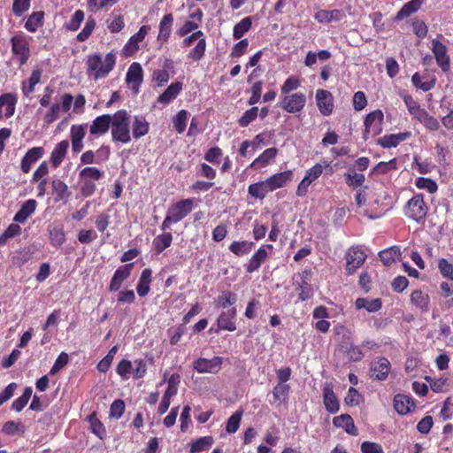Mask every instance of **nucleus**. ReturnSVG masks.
<instances>
[{"mask_svg": "<svg viewBox=\"0 0 453 453\" xmlns=\"http://www.w3.org/2000/svg\"><path fill=\"white\" fill-rule=\"evenodd\" d=\"M333 424L336 427H342L350 435H357L358 432L353 418L349 414H342L333 418Z\"/></svg>", "mask_w": 453, "mask_h": 453, "instance_id": "obj_23", "label": "nucleus"}, {"mask_svg": "<svg viewBox=\"0 0 453 453\" xmlns=\"http://www.w3.org/2000/svg\"><path fill=\"white\" fill-rule=\"evenodd\" d=\"M142 81L143 72L141 65L136 62L132 63L126 74V82L134 94H138Z\"/></svg>", "mask_w": 453, "mask_h": 453, "instance_id": "obj_10", "label": "nucleus"}, {"mask_svg": "<svg viewBox=\"0 0 453 453\" xmlns=\"http://www.w3.org/2000/svg\"><path fill=\"white\" fill-rule=\"evenodd\" d=\"M422 2L421 0H411L403 4L401 10L397 12L395 19L397 20H402L412 13L416 12L421 7Z\"/></svg>", "mask_w": 453, "mask_h": 453, "instance_id": "obj_40", "label": "nucleus"}, {"mask_svg": "<svg viewBox=\"0 0 453 453\" xmlns=\"http://www.w3.org/2000/svg\"><path fill=\"white\" fill-rule=\"evenodd\" d=\"M236 314L235 307H232L227 311H222L217 319L218 330L234 331L236 329Z\"/></svg>", "mask_w": 453, "mask_h": 453, "instance_id": "obj_15", "label": "nucleus"}, {"mask_svg": "<svg viewBox=\"0 0 453 453\" xmlns=\"http://www.w3.org/2000/svg\"><path fill=\"white\" fill-rule=\"evenodd\" d=\"M2 430L7 435H16L23 434L25 427L20 422L7 421L4 424Z\"/></svg>", "mask_w": 453, "mask_h": 453, "instance_id": "obj_62", "label": "nucleus"}, {"mask_svg": "<svg viewBox=\"0 0 453 453\" xmlns=\"http://www.w3.org/2000/svg\"><path fill=\"white\" fill-rule=\"evenodd\" d=\"M214 442L211 436H204L193 441L190 447V453H198L208 449Z\"/></svg>", "mask_w": 453, "mask_h": 453, "instance_id": "obj_55", "label": "nucleus"}, {"mask_svg": "<svg viewBox=\"0 0 453 453\" xmlns=\"http://www.w3.org/2000/svg\"><path fill=\"white\" fill-rule=\"evenodd\" d=\"M334 333L340 339V346L342 349L353 343V334L349 328L342 325H337L334 326Z\"/></svg>", "mask_w": 453, "mask_h": 453, "instance_id": "obj_37", "label": "nucleus"}, {"mask_svg": "<svg viewBox=\"0 0 453 453\" xmlns=\"http://www.w3.org/2000/svg\"><path fill=\"white\" fill-rule=\"evenodd\" d=\"M301 86V81L294 76H289L280 87L282 96L288 95L290 92L297 89Z\"/></svg>", "mask_w": 453, "mask_h": 453, "instance_id": "obj_60", "label": "nucleus"}, {"mask_svg": "<svg viewBox=\"0 0 453 453\" xmlns=\"http://www.w3.org/2000/svg\"><path fill=\"white\" fill-rule=\"evenodd\" d=\"M315 97L319 112L323 116L331 115L334 110V96L332 93L320 88L316 91Z\"/></svg>", "mask_w": 453, "mask_h": 453, "instance_id": "obj_11", "label": "nucleus"}, {"mask_svg": "<svg viewBox=\"0 0 453 453\" xmlns=\"http://www.w3.org/2000/svg\"><path fill=\"white\" fill-rule=\"evenodd\" d=\"M173 242L171 233H164L156 236L152 242V246L157 253L163 252L166 248L170 247Z\"/></svg>", "mask_w": 453, "mask_h": 453, "instance_id": "obj_41", "label": "nucleus"}, {"mask_svg": "<svg viewBox=\"0 0 453 453\" xmlns=\"http://www.w3.org/2000/svg\"><path fill=\"white\" fill-rule=\"evenodd\" d=\"M390 362L384 357L375 358L371 363V377L379 380H384L390 371Z\"/></svg>", "mask_w": 453, "mask_h": 453, "instance_id": "obj_14", "label": "nucleus"}, {"mask_svg": "<svg viewBox=\"0 0 453 453\" xmlns=\"http://www.w3.org/2000/svg\"><path fill=\"white\" fill-rule=\"evenodd\" d=\"M223 363L221 357H214L211 359L199 357L193 363V368L199 373H217Z\"/></svg>", "mask_w": 453, "mask_h": 453, "instance_id": "obj_8", "label": "nucleus"}, {"mask_svg": "<svg viewBox=\"0 0 453 453\" xmlns=\"http://www.w3.org/2000/svg\"><path fill=\"white\" fill-rule=\"evenodd\" d=\"M289 388L288 384L278 383L273 390V402L279 405L285 403L288 398Z\"/></svg>", "mask_w": 453, "mask_h": 453, "instance_id": "obj_44", "label": "nucleus"}, {"mask_svg": "<svg viewBox=\"0 0 453 453\" xmlns=\"http://www.w3.org/2000/svg\"><path fill=\"white\" fill-rule=\"evenodd\" d=\"M323 398L325 408L329 413L334 414L339 411V401L334 390L328 385L323 388Z\"/></svg>", "mask_w": 453, "mask_h": 453, "instance_id": "obj_26", "label": "nucleus"}, {"mask_svg": "<svg viewBox=\"0 0 453 453\" xmlns=\"http://www.w3.org/2000/svg\"><path fill=\"white\" fill-rule=\"evenodd\" d=\"M414 407L412 399L408 395L398 394L394 398V408L400 415L409 413Z\"/></svg>", "mask_w": 453, "mask_h": 453, "instance_id": "obj_27", "label": "nucleus"}, {"mask_svg": "<svg viewBox=\"0 0 453 453\" xmlns=\"http://www.w3.org/2000/svg\"><path fill=\"white\" fill-rule=\"evenodd\" d=\"M42 75L41 69H35L30 77L22 82L21 89L25 96H29L35 91V86L41 81Z\"/></svg>", "mask_w": 453, "mask_h": 453, "instance_id": "obj_32", "label": "nucleus"}, {"mask_svg": "<svg viewBox=\"0 0 453 453\" xmlns=\"http://www.w3.org/2000/svg\"><path fill=\"white\" fill-rule=\"evenodd\" d=\"M68 148L69 142L67 140L61 141L54 147L50 155V162L55 168L58 167L62 163Z\"/></svg>", "mask_w": 453, "mask_h": 453, "instance_id": "obj_30", "label": "nucleus"}, {"mask_svg": "<svg viewBox=\"0 0 453 453\" xmlns=\"http://www.w3.org/2000/svg\"><path fill=\"white\" fill-rule=\"evenodd\" d=\"M80 179L81 180V194L85 196H91L96 189V181L104 176V172L96 167L87 166L80 172Z\"/></svg>", "mask_w": 453, "mask_h": 453, "instance_id": "obj_3", "label": "nucleus"}, {"mask_svg": "<svg viewBox=\"0 0 453 453\" xmlns=\"http://www.w3.org/2000/svg\"><path fill=\"white\" fill-rule=\"evenodd\" d=\"M427 211L428 207L421 194L414 196L404 206V214L417 223H423L425 221Z\"/></svg>", "mask_w": 453, "mask_h": 453, "instance_id": "obj_4", "label": "nucleus"}, {"mask_svg": "<svg viewBox=\"0 0 453 453\" xmlns=\"http://www.w3.org/2000/svg\"><path fill=\"white\" fill-rule=\"evenodd\" d=\"M401 97L403 98L409 113L413 118L417 119L421 112L425 111V109L420 107L419 104L412 97V96L403 93L401 94Z\"/></svg>", "mask_w": 453, "mask_h": 453, "instance_id": "obj_39", "label": "nucleus"}, {"mask_svg": "<svg viewBox=\"0 0 453 453\" xmlns=\"http://www.w3.org/2000/svg\"><path fill=\"white\" fill-rule=\"evenodd\" d=\"M43 17V12H33L26 21L25 28L31 33L36 32L37 29L42 25Z\"/></svg>", "mask_w": 453, "mask_h": 453, "instance_id": "obj_47", "label": "nucleus"}, {"mask_svg": "<svg viewBox=\"0 0 453 453\" xmlns=\"http://www.w3.org/2000/svg\"><path fill=\"white\" fill-rule=\"evenodd\" d=\"M366 258V255L363 250L358 247H351L346 254L347 265L346 270L349 274L355 273L356 269L360 267Z\"/></svg>", "mask_w": 453, "mask_h": 453, "instance_id": "obj_12", "label": "nucleus"}, {"mask_svg": "<svg viewBox=\"0 0 453 453\" xmlns=\"http://www.w3.org/2000/svg\"><path fill=\"white\" fill-rule=\"evenodd\" d=\"M237 302V295L231 291H223L220 296L215 299L216 306L226 309L233 306Z\"/></svg>", "mask_w": 453, "mask_h": 453, "instance_id": "obj_46", "label": "nucleus"}, {"mask_svg": "<svg viewBox=\"0 0 453 453\" xmlns=\"http://www.w3.org/2000/svg\"><path fill=\"white\" fill-rule=\"evenodd\" d=\"M411 136V132L410 131H405L398 134H386L379 139L378 144H380L382 148L385 149L395 148L402 142L406 141Z\"/></svg>", "mask_w": 453, "mask_h": 453, "instance_id": "obj_20", "label": "nucleus"}, {"mask_svg": "<svg viewBox=\"0 0 453 453\" xmlns=\"http://www.w3.org/2000/svg\"><path fill=\"white\" fill-rule=\"evenodd\" d=\"M33 394V389L31 387H27L24 389L23 394L13 401L12 404V409L17 412L21 411L24 407L27 404L29 399L31 398Z\"/></svg>", "mask_w": 453, "mask_h": 453, "instance_id": "obj_54", "label": "nucleus"}, {"mask_svg": "<svg viewBox=\"0 0 453 453\" xmlns=\"http://www.w3.org/2000/svg\"><path fill=\"white\" fill-rule=\"evenodd\" d=\"M44 154L42 147H34L27 150L23 158L21 159L20 168L24 173H29L31 166L38 161Z\"/></svg>", "mask_w": 453, "mask_h": 453, "instance_id": "obj_22", "label": "nucleus"}, {"mask_svg": "<svg viewBox=\"0 0 453 453\" xmlns=\"http://www.w3.org/2000/svg\"><path fill=\"white\" fill-rule=\"evenodd\" d=\"M12 51L19 59L20 65L27 63L30 57L29 44L27 37L22 35H17L12 37Z\"/></svg>", "mask_w": 453, "mask_h": 453, "instance_id": "obj_7", "label": "nucleus"}, {"mask_svg": "<svg viewBox=\"0 0 453 453\" xmlns=\"http://www.w3.org/2000/svg\"><path fill=\"white\" fill-rule=\"evenodd\" d=\"M411 302L422 312H426L429 310L430 296L420 289L412 291Z\"/></svg>", "mask_w": 453, "mask_h": 453, "instance_id": "obj_31", "label": "nucleus"}, {"mask_svg": "<svg viewBox=\"0 0 453 453\" xmlns=\"http://www.w3.org/2000/svg\"><path fill=\"white\" fill-rule=\"evenodd\" d=\"M173 24V17L171 13L165 14L159 22V33L157 41L165 43L169 39Z\"/></svg>", "mask_w": 453, "mask_h": 453, "instance_id": "obj_29", "label": "nucleus"}, {"mask_svg": "<svg viewBox=\"0 0 453 453\" xmlns=\"http://www.w3.org/2000/svg\"><path fill=\"white\" fill-rule=\"evenodd\" d=\"M379 257L385 265H390L396 259L400 258L401 250L398 247L394 246L380 251Z\"/></svg>", "mask_w": 453, "mask_h": 453, "instance_id": "obj_43", "label": "nucleus"}, {"mask_svg": "<svg viewBox=\"0 0 453 453\" xmlns=\"http://www.w3.org/2000/svg\"><path fill=\"white\" fill-rule=\"evenodd\" d=\"M416 119L423 124L426 128L430 131H437L441 127L439 120L434 116L430 115L426 110L421 112V114Z\"/></svg>", "mask_w": 453, "mask_h": 453, "instance_id": "obj_48", "label": "nucleus"}, {"mask_svg": "<svg viewBox=\"0 0 453 453\" xmlns=\"http://www.w3.org/2000/svg\"><path fill=\"white\" fill-rule=\"evenodd\" d=\"M267 249H273V245L261 246L250 257L249 262L245 265V270L251 273L259 269L261 265L265 261L268 257Z\"/></svg>", "mask_w": 453, "mask_h": 453, "instance_id": "obj_19", "label": "nucleus"}, {"mask_svg": "<svg viewBox=\"0 0 453 453\" xmlns=\"http://www.w3.org/2000/svg\"><path fill=\"white\" fill-rule=\"evenodd\" d=\"M36 206L37 202L35 199H28L17 211L13 218V221L18 223H25L27 219L35 211Z\"/></svg>", "mask_w": 453, "mask_h": 453, "instance_id": "obj_24", "label": "nucleus"}, {"mask_svg": "<svg viewBox=\"0 0 453 453\" xmlns=\"http://www.w3.org/2000/svg\"><path fill=\"white\" fill-rule=\"evenodd\" d=\"M251 25L252 21L250 17L243 18L234 27L233 37L235 40L241 39L251 28Z\"/></svg>", "mask_w": 453, "mask_h": 453, "instance_id": "obj_51", "label": "nucleus"}, {"mask_svg": "<svg viewBox=\"0 0 453 453\" xmlns=\"http://www.w3.org/2000/svg\"><path fill=\"white\" fill-rule=\"evenodd\" d=\"M269 192H273L267 180L250 184L248 188V193L257 199H264Z\"/></svg>", "mask_w": 453, "mask_h": 453, "instance_id": "obj_35", "label": "nucleus"}, {"mask_svg": "<svg viewBox=\"0 0 453 453\" xmlns=\"http://www.w3.org/2000/svg\"><path fill=\"white\" fill-rule=\"evenodd\" d=\"M383 112L380 110H376L370 112L365 119V127L367 131L372 127H380L383 120Z\"/></svg>", "mask_w": 453, "mask_h": 453, "instance_id": "obj_57", "label": "nucleus"}, {"mask_svg": "<svg viewBox=\"0 0 453 453\" xmlns=\"http://www.w3.org/2000/svg\"><path fill=\"white\" fill-rule=\"evenodd\" d=\"M415 185L418 188L426 189L430 194L435 193L438 189L437 183L429 178L418 177L415 180Z\"/></svg>", "mask_w": 453, "mask_h": 453, "instance_id": "obj_59", "label": "nucleus"}, {"mask_svg": "<svg viewBox=\"0 0 453 453\" xmlns=\"http://www.w3.org/2000/svg\"><path fill=\"white\" fill-rule=\"evenodd\" d=\"M117 351H118L117 346H113L108 351L107 355L97 365V369L99 372H105L109 370Z\"/></svg>", "mask_w": 453, "mask_h": 453, "instance_id": "obj_63", "label": "nucleus"}, {"mask_svg": "<svg viewBox=\"0 0 453 453\" xmlns=\"http://www.w3.org/2000/svg\"><path fill=\"white\" fill-rule=\"evenodd\" d=\"M242 417V411L239 410L233 413L227 419L226 424V431L228 434H234L240 426Z\"/></svg>", "mask_w": 453, "mask_h": 453, "instance_id": "obj_58", "label": "nucleus"}, {"mask_svg": "<svg viewBox=\"0 0 453 453\" xmlns=\"http://www.w3.org/2000/svg\"><path fill=\"white\" fill-rule=\"evenodd\" d=\"M346 184L351 188H357L363 185L365 174L357 173L355 169L349 168L344 174Z\"/></svg>", "mask_w": 453, "mask_h": 453, "instance_id": "obj_49", "label": "nucleus"}, {"mask_svg": "<svg viewBox=\"0 0 453 453\" xmlns=\"http://www.w3.org/2000/svg\"><path fill=\"white\" fill-rule=\"evenodd\" d=\"M345 17V12L341 9H334L331 11L321 9L314 15V19L319 23L337 22L342 20Z\"/></svg>", "mask_w": 453, "mask_h": 453, "instance_id": "obj_21", "label": "nucleus"}, {"mask_svg": "<svg viewBox=\"0 0 453 453\" xmlns=\"http://www.w3.org/2000/svg\"><path fill=\"white\" fill-rule=\"evenodd\" d=\"M18 102L16 95L5 93L0 96V120L4 118L9 119L15 113V106Z\"/></svg>", "mask_w": 453, "mask_h": 453, "instance_id": "obj_16", "label": "nucleus"}, {"mask_svg": "<svg viewBox=\"0 0 453 453\" xmlns=\"http://www.w3.org/2000/svg\"><path fill=\"white\" fill-rule=\"evenodd\" d=\"M49 234L50 243L54 247H60L65 241V234L62 228L53 227Z\"/></svg>", "mask_w": 453, "mask_h": 453, "instance_id": "obj_64", "label": "nucleus"}, {"mask_svg": "<svg viewBox=\"0 0 453 453\" xmlns=\"http://www.w3.org/2000/svg\"><path fill=\"white\" fill-rule=\"evenodd\" d=\"M73 96L71 94H64L61 103L53 104L44 115V122L50 125L56 121L61 111L67 112L72 106Z\"/></svg>", "mask_w": 453, "mask_h": 453, "instance_id": "obj_6", "label": "nucleus"}, {"mask_svg": "<svg viewBox=\"0 0 453 453\" xmlns=\"http://www.w3.org/2000/svg\"><path fill=\"white\" fill-rule=\"evenodd\" d=\"M431 43V50L434 55L437 65L443 72H447L449 69V57L447 53V47L438 39H433Z\"/></svg>", "mask_w": 453, "mask_h": 453, "instance_id": "obj_13", "label": "nucleus"}, {"mask_svg": "<svg viewBox=\"0 0 453 453\" xmlns=\"http://www.w3.org/2000/svg\"><path fill=\"white\" fill-rule=\"evenodd\" d=\"M52 189L58 201H65L71 195L68 186L58 179L52 181Z\"/></svg>", "mask_w": 453, "mask_h": 453, "instance_id": "obj_45", "label": "nucleus"}, {"mask_svg": "<svg viewBox=\"0 0 453 453\" xmlns=\"http://www.w3.org/2000/svg\"><path fill=\"white\" fill-rule=\"evenodd\" d=\"M355 305L358 310L365 309L368 312H376L381 308V300L380 298L370 300L367 298L359 297L356 300Z\"/></svg>", "mask_w": 453, "mask_h": 453, "instance_id": "obj_38", "label": "nucleus"}, {"mask_svg": "<svg viewBox=\"0 0 453 453\" xmlns=\"http://www.w3.org/2000/svg\"><path fill=\"white\" fill-rule=\"evenodd\" d=\"M194 202L192 199H184L173 204L167 211V215L173 220V223H178L188 216L193 210Z\"/></svg>", "mask_w": 453, "mask_h": 453, "instance_id": "obj_9", "label": "nucleus"}, {"mask_svg": "<svg viewBox=\"0 0 453 453\" xmlns=\"http://www.w3.org/2000/svg\"><path fill=\"white\" fill-rule=\"evenodd\" d=\"M254 245V242L248 241L233 242L229 245V250L234 255L242 257L249 254L252 250Z\"/></svg>", "mask_w": 453, "mask_h": 453, "instance_id": "obj_42", "label": "nucleus"}, {"mask_svg": "<svg viewBox=\"0 0 453 453\" xmlns=\"http://www.w3.org/2000/svg\"><path fill=\"white\" fill-rule=\"evenodd\" d=\"M206 46V38L204 36L201 38L196 45L188 52V58L193 61L201 60L205 55Z\"/></svg>", "mask_w": 453, "mask_h": 453, "instance_id": "obj_52", "label": "nucleus"}, {"mask_svg": "<svg viewBox=\"0 0 453 453\" xmlns=\"http://www.w3.org/2000/svg\"><path fill=\"white\" fill-rule=\"evenodd\" d=\"M111 122L112 115L111 114H104L96 117L89 126L90 134L94 136L105 134L109 131Z\"/></svg>", "mask_w": 453, "mask_h": 453, "instance_id": "obj_17", "label": "nucleus"}, {"mask_svg": "<svg viewBox=\"0 0 453 453\" xmlns=\"http://www.w3.org/2000/svg\"><path fill=\"white\" fill-rule=\"evenodd\" d=\"M342 351L346 354L348 359L352 362H357L364 357L361 348L354 343L343 348Z\"/></svg>", "mask_w": 453, "mask_h": 453, "instance_id": "obj_61", "label": "nucleus"}, {"mask_svg": "<svg viewBox=\"0 0 453 453\" xmlns=\"http://www.w3.org/2000/svg\"><path fill=\"white\" fill-rule=\"evenodd\" d=\"M293 173L291 171H285L278 173L269 177L267 180L272 191L283 188L288 182L291 181Z\"/></svg>", "mask_w": 453, "mask_h": 453, "instance_id": "obj_28", "label": "nucleus"}, {"mask_svg": "<svg viewBox=\"0 0 453 453\" xmlns=\"http://www.w3.org/2000/svg\"><path fill=\"white\" fill-rule=\"evenodd\" d=\"M116 64L114 53H107L104 57L92 54L87 59V73L95 81L105 78L112 71Z\"/></svg>", "mask_w": 453, "mask_h": 453, "instance_id": "obj_1", "label": "nucleus"}, {"mask_svg": "<svg viewBox=\"0 0 453 453\" xmlns=\"http://www.w3.org/2000/svg\"><path fill=\"white\" fill-rule=\"evenodd\" d=\"M181 90L182 83L179 81L173 82L157 97V102L162 104H167L175 99Z\"/></svg>", "mask_w": 453, "mask_h": 453, "instance_id": "obj_33", "label": "nucleus"}, {"mask_svg": "<svg viewBox=\"0 0 453 453\" xmlns=\"http://www.w3.org/2000/svg\"><path fill=\"white\" fill-rule=\"evenodd\" d=\"M188 115L189 114L186 110H180L173 118V125L178 134H182L185 131Z\"/></svg>", "mask_w": 453, "mask_h": 453, "instance_id": "obj_53", "label": "nucleus"}, {"mask_svg": "<svg viewBox=\"0 0 453 453\" xmlns=\"http://www.w3.org/2000/svg\"><path fill=\"white\" fill-rule=\"evenodd\" d=\"M150 124L142 116H134L132 121V134L134 139H139L149 133Z\"/></svg>", "mask_w": 453, "mask_h": 453, "instance_id": "obj_34", "label": "nucleus"}, {"mask_svg": "<svg viewBox=\"0 0 453 453\" xmlns=\"http://www.w3.org/2000/svg\"><path fill=\"white\" fill-rule=\"evenodd\" d=\"M152 272L150 268H145L142 270L137 287V294L143 297L147 296L150 290V282H151Z\"/></svg>", "mask_w": 453, "mask_h": 453, "instance_id": "obj_36", "label": "nucleus"}, {"mask_svg": "<svg viewBox=\"0 0 453 453\" xmlns=\"http://www.w3.org/2000/svg\"><path fill=\"white\" fill-rule=\"evenodd\" d=\"M130 115L126 110H119L112 115L111 138L113 142L128 143L131 141Z\"/></svg>", "mask_w": 453, "mask_h": 453, "instance_id": "obj_2", "label": "nucleus"}, {"mask_svg": "<svg viewBox=\"0 0 453 453\" xmlns=\"http://www.w3.org/2000/svg\"><path fill=\"white\" fill-rule=\"evenodd\" d=\"M133 266V264H127L119 266L115 271L109 285V290L111 292H116L119 290V288L122 286V283L130 277Z\"/></svg>", "mask_w": 453, "mask_h": 453, "instance_id": "obj_18", "label": "nucleus"}, {"mask_svg": "<svg viewBox=\"0 0 453 453\" xmlns=\"http://www.w3.org/2000/svg\"><path fill=\"white\" fill-rule=\"evenodd\" d=\"M88 422L89 423L91 432L100 439H103V437L105 435V429L103 423L97 418L95 412L91 413L88 417Z\"/></svg>", "mask_w": 453, "mask_h": 453, "instance_id": "obj_56", "label": "nucleus"}, {"mask_svg": "<svg viewBox=\"0 0 453 453\" xmlns=\"http://www.w3.org/2000/svg\"><path fill=\"white\" fill-rule=\"evenodd\" d=\"M278 153L276 148L266 149L261 155H259L250 165V168L259 169L269 165L275 158Z\"/></svg>", "mask_w": 453, "mask_h": 453, "instance_id": "obj_25", "label": "nucleus"}, {"mask_svg": "<svg viewBox=\"0 0 453 453\" xmlns=\"http://www.w3.org/2000/svg\"><path fill=\"white\" fill-rule=\"evenodd\" d=\"M305 104L306 96L302 92H296L282 96L280 107L288 113H296L304 108Z\"/></svg>", "mask_w": 453, "mask_h": 453, "instance_id": "obj_5", "label": "nucleus"}, {"mask_svg": "<svg viewBox=\"0 0 453 453\" xmlns=\"http://www.w3.org/2000/svg\"><path fill=\"white\" fill-rule=\"evenodd\" d=\"M133 362L127 359H122L119 361L116 367V372L123 380H127L133 377Z\"/></svg>", "mask_w": 453, "mask_h": 453, "instance_id": "obj_50", "label": "nucleus"}]
</instances>
